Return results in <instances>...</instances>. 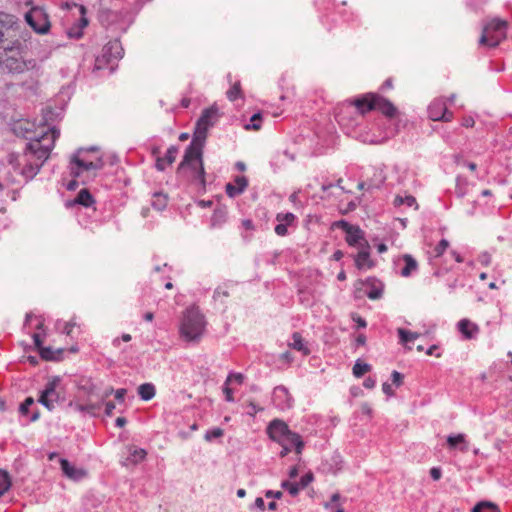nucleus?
Instances as JSON below:
<instances>
[{
	"label": "nucleus",
	"instance_id": "obj_37",
	"mask_svg": "<svg viewBox=\"0 0 512 512\" xmlns=\"http://www.w3.org/2000/svg\"><path fill=\"white\" fill-rule=\"evenodd\" d=\"M472 512H500V510L491 502H481L473 508Z\"/></svg>",
	"mask_w": 512,
	"mask_h": 512
},
{
	"label": "nucleus",
	"instance_id": "obj_14",
	"mask_svg": "<svg viewBox=\"0 0 512 512\" xmlns=\"http://www.w3.org/2000/svg\"><path fill=\"white\" fill-rule=\"evenodd\" d=\"M337 225L346 233V242L348 245L365 246L364 233L358 226L351 225L344 220L339 221Z\"/></svg>",
	"mask_w": 512,
	"mask_h": 512
},
{
	"label": "nucleus",
	"instance_id": "obj_57",
	"mask_svg": "<svg viewBox=\"0 0 512 512\" xmlns=\"http://www.w3.org/2000/svg\"><path fill=\"white\" fill-rule=\"evenodd\" d=\"M376 385V380L373 379L372 377H368L364 380L363 382V386L367 389H372L374 388Z\"/></svg>",
	"mask_w": 512,
	"mask_h": 512
},
{
	"label": "nucleus",
	"instance_id": "obj_36",
	"mask_svg": "<svg viewBox=\"0 0 512 512\" xmlns=\"http://www.w3.org/2000/svg\"><path fill=\"white\" fill-rule=\"evenodd\" d=\"M10 487L11 478L9 474L4 470H0V497L4 495Z\"/></svg>",
	"mask_w": 512,
	"mask_h": 512
},
{
	"label": "nucleus",
	"instance_id": "obj_52",
	"mask_svg": "<svg viewBox=\"0 0 512 512\" xmlns=\"http://www.w3.org/2000/svg\"><path fill=\"white\" fill-rule=\"evenodd\" d=\"M126 393H127V390L124 388L117 389L116 391H114L115 399L118 400L119 402H123Z\"/></svg>",
	"mask_w": 512,
	"mask_h": 512
},
{
	"label": "nucleus",
	"instance_id": "obj_10",
	"mask_svg": "<svg viewBox=\"0 0 512 512\" xmlns=\"http://www.w3.org/2000/svg\"><path fill=\"white\" fill-rule=\"evenodd\" d=\"M83 149H79L71 158V174L79 177L84 171L100 170L104 166L102 158L97 157L95 160H88L81 157Z\"/></svg>",
	"mask_w": 512,
	"mask_h": 512
},
{
	"label": "nucleus",
	"instance_id": "obj_28",
	"mask_svg": "<svg viewBox=\"0 0 512 512\" xmlns=\"http://www.w3.org/2000/svg\"><path fill=\"white\" fill-rule=\"evenodd\" d=\"M448 247V241L446 239H441L440 242L434 246L430 251V261L432 265H437V259L440 258Z\"/></svg>",
	"mask_w": 512,
	"mask_h": 512
},
{
	"label": "nucleus",
	"instance_id": "obj_44",
	"mask_svg": "<svg viewBox=\"0 0 512 512\" xmlns=\"http://www.w3.org/2000/svg\"><path fill=\"white\" fill-rule=\"evenodd\" d=\"M295 219H296V217L293 213H285V214L279 213L276 216V220L278 222H282V223L286 224L287 226L291 225L295 221Z\"/></svg>",
	"mask_w": 512,
	"mask_h": 512
},
{
	"label": "nucleus",
	"instance_id": "obj_2",
	"mask_svg": "<svg viewBox=\"0 0 512 512\" xmlns=\"http://www.w3.org/2000/svg\"><path fill=\"white\" fill-rule=\"evenodd\" d=\"M0 69L7 73H24L33 71L40 77L41 66L34 58L26 59L22 55L21 43L16 39L0 48Z\"/></svg>",
	"mask_w": 512,
	"mask_h": 512
},
{
	"label": "nucleus",
	"instance_id": "obj_63",
	"mask_svg": "<svg viewBox=\"0 0 512 512\" xmlns=\"http://www.w3.org/2000/svg\"><path fill=\"white\" fill-rule=\"evenodd\" d=\"M33 340H34V344L35 346L39 349V351L43 348L42 347V339L40 337V335L38 333H35L33 334Z\"/></svg>",
	"mask_w": 512,
	"mask_h": 512
},
{
	"label": "nucleus",
	"instance_id": "obj_34",
	"mask_svg": "<svg viewBox=\"0 0 512 512\" xmlns=\"http://www.w3.org/2000/svg\"><path fill=\"white\" fill-rule=\"evenodd\" d=\"M397 332L399 335L400 342L405 345H408L409 343L413 342L420 335L419 333L411 332L403 328H398Z\"/></svg>",
	"mask_w": 512,
	"mask_h": 512
},
{
	"label": "nucleus",
	"instance_id": "obj_40",
	"mask_svg": "<svg viewBox=\"0 0 512 512\" xmlns=\"http://www.w3.org/2000/svg\"><path fill=\"white\" fill-rule=\"evenodd\" d=\"M226 219V212L224 210H215L212 218H211V225L212 226H220L222 223L225 222Z\"/></svg>",
	"mask_w": 512,
	"mask_h": 512
},
{
	"label": "nucleus",
	"instance_id": "obj_49",
	"mask_svg": "<svg viewBox=\"0 0 512 512\" xmlns=\"http://www.w3.org/2000/svg\"><path fill=\"white\" fill-rule=\"evenodd\" d=\"M287 232V225L282 222H278V224L275 226V233L279 236H285Z\"/></svg>",
	"mask_w": 512,
	"mask_h": 512
},
{
	"label": "nucleus",
	"instance_id": "obj_7",
	"mask_svg": "<svg viewBox=\"0 0 512 512\" xmlns=\"http://www.w3.org/2000/svg\"><path fill=\"white\" fill-rule=\"evenodd\" d=\"M124 55V49L118 39L109 41L102 48L101 54L95 60V69L103 70L108 68L110 73L114 72L116 63Z\"/></svg>",
	"mask_w": 512,
	"mask_h": 512
},
{
	"label": "nucleus",
	"instance_id": "obj_15",
	"mask_svg": "<svg viewBox=\"0 0 512 512\" xmlns=\"http://www.w3.org/2000/svg\"><path fill=\"white\" fill-rule=\"evenodd\" d=\"M272 401L274 405L282 411L292 408L294 403L293 397L289 393L288 389L283 385H279L274 388Z\"/></svg>",
	"mask_w": 512,
	"mask_h": 512
},
{
	"label": "nucleus",
	"instance_id": "obj_43",
	"mask_svg": "<svg viewBox=\"0 0 512 512\" xmlns=\"http://www.w3.org/2000/svg\"><path fill=\"white\" fill-rule=\"evenodd\" d=\"M223 434H224V431H223L221 428H219V427H217V428H213L212 430H208V431L205 433V435H204V439H205L206 441H211V440H213V439H215V438H220V437H222V436H223Z\"/></svg>",
	"mask_w": 512,
	"mask_h": 512
},
{
	"label": "nucleus",
	"instance_id": "obj_20",
	"mask_svg": "<svg viewBox=\"0 0 512 512\" xmlns=\"http://www.w3.org/2000/svg\"><path fill=\"white\" fill-rule=\"evenodd\" d=\"M248 186V179L245 176H237L234 183H227L225 187L226 194L230 198H234L242 194Z\"/></svg>",
	"mask_w": 512,
	"mask_h": 512
},
{
	"label": "nucleus",
	"instance_id": "obj_60",
	"mask_svg": "<svg viewBox=\"0 0 512 512\" xmlns=\"http://www.w3.org/2000/svg\"><path fill=\"white\" fill-rule=\"evenodd\" d=\"M382 390L388 396H393L394 395V391H393L391 385L389 383H387V382L383 383Z\"/></svg>",
	"mask_w": 512,
	"mask_h": 512
},
{
	"label": "nucleus",
	"instance_id": "obj_18",
	"mask_svg": "<svg viewBox=\"0 0 512 512\" xmlns=\"http://www.w3.org/2000/svg\"><path fill=\"white\" fill-rule=\"evenodd\" d=\"M60 465L63 474L71 480L79 481L83 479L87 474L84 469L72 465L66 459H60Z\"/></svg>",
	"mask_w": 512,
	"mask_h": 512
},
{
	"label": "nucleus",
	"instance_id": "obj_27",
	"mask_svg": "<svg viewBox=\"0 0 512 512\" xmlns=\"http://www.w3.org/2000/svg\"><path fill=\"white\" fill-rule=\"evenodd\" d=\"M118 13L107 8H101L98 13L99 21L104 26H110L118 20Z\"/></svg>",
	"mask_w": 512,
	"mask_h": 512
},
{
	"label": "nucleus",
	"instance_id": "obj_24",
	"mask_svg": "<svg viewBox=\"0 0 512 512\" xmlns=\"http://www.w3.org/2000/svg\"><path fill=\"white\" fill-rule=\"evenodd\" d=\"M177 152L176 146L169 147L164 157L157 158L155 164L157 170L164 171L167 165H171L176 159Z\"/></svg>",
	"mask_w": 512,
	"mask_h": 512
},
{
	"label": "nucleus",
	"instance_id": "obj_26",
	"mask_svg": "<svg viewBox=\"0 0 512 512\" xmlns=\"http://www.w3.org/2000/svg\"><path fill=\"white\" fill-rule=\"evenodd\" d=\"M288 345L292 349L301 352L304 356L310 354V349L307 346V342H305L299 332H294L292 334L291 341L288 343Z\"/></svg>",
	"mask_w": 512,
	"mask_h": 512
},
{
	"label": "nucleus",
	"instance_id": "obj_64",
	"mask_svg": "<svg viewBox=\"0 0 512 512\" xmlns=\"http://www.w3.org/2000/svg\"><path fill=\"white\" fill-rule=\"evenodd\" d=\"M361 412L363 414H366V415L370 416L371 413H372V409H371V407H370V405L368 403H363L361 405Z\"/></svg>",
	"mask_w": 512,
	"mask_h": 512
},
{
	"label": "nucleus",
	"instance_id": "obj_48",
	"mask_svg": "<svg viewBox=\"0 0 512 512\" xmlns=\"http://www.w3.org/2000/svg\"><path fill=\"white\" fill-rule=\"evenodd\" d=\"M312 481H313V474L307 473L301 477L300 481L297 484H299V487L301 490V489L306 488Z\"/></svg>",
	"mask_w": 512,
	"mask_h": 512
},
{
	"label": "nucleus",
	"instance_id": "obj_38",
	"mask_svg": "<svg viewBox=\"0 0 512 512\" xmlns=\"http://www.w3.org/2000/svg\"><path fill=\"white\" fill-rule=\"evenodd\" d=\"M467 188H468V181L466 179L462 178L461 176H457L456 188H455L456 195L458 197H463L467 192Z\"/></svg>",
	"mask_w": 512,
	"mask_h": 512
},
{
	"label": "nucleus",
	"instance_id": "obj_23",
	"mask_svg": "<svg viewBox=\"0 0 512 512\" xmlns=\"http://www.w3.org/2000/svg\"><path fill=\"white\" fill-rule=\"evenodd\" d=\"M146 455H147L146 450H144L142 448L130 447L129 455L123 461V465L126 467L131 466V465H137L138 463H140L141 461H143L145 459Z\"/></svg>",
	"mask_w": 512,
	"mask_h": 512
},
{
	"label": "nucleus",
	"instance_id": "obj_47",
	"mask_svg": "<svg viewBox=\"0 0 512 512\" xmlns=\"http://www.w3.org/2000/svg\"><path fill=\"white\" fill-rule=\"evenodd\" d=\"M77 326H78L77 323L72 319L69 322L64 323L62 333L71 337L73 335L74 328Z\"/></svg>",
	"mask_w": 512,
	"mask_h": 512
},
{
	"label": "nucleus",
	"instance_id": "obj_59",
	"mask_svg": "<svg viewBox=\"0 0 512 512\" xmlns=\"http://www.w3.org/2000/svg\"><path fill=\"white\" fill-rule=\"evenodd\" d=\"M114 409H115V404L113 402L105 403V414L107 416H112Z\"/></svg>",
	"mask_w": 512,
	"mask_h": 512
},
{
	"label": "nucleus",
	"instance_id": "obj_39",
	"mask_svg": "<svg viewBox=\"0 0 512 512\" xmlns=\"http://www.w3.org/2000/svg\"><path fill=\"white\" fill-rule=\"evenodd\" d=\"M262 115L260 113H255L250 118V123L245 125L246 130H259L261 127Z\"/></svg>",
	"mask_w": 512,
	"mask_h": 512
},
{
	"label": "nucleus",
	"instance_id": "obj_22",
	"mask_svg": "<svg viewBox=\"0 0 512 512\" xmlns=\"http://www.w3.org/2000/svg\"><path fill=\"white\" fill-rule=\"evenodd\" d=\"M366 285L369 287V290L366 292L369 299L378 300L382 297L384 284L381 281L375 278H368L366 280Z\"/></svg>",
	"mask_w": 512,
	"mask_h": 512
},
{
	"label": "nucleus",
	"instance_id": "obj_6",
	"mask_svg": "<svg viewBox=\"0 0 512 512\" xmlns=\"http://www.w3.org/2000/svg\"><path fill=\"white\" fill-rule=\"evenodd\" d=\"M204 329L205 320L201 312L195 307L188 308L180 326L181 335L188 341L198 340Z\"/></svg>",
	"mask_w": 512,
	"mask_h": 512
},
{
	"label": "nucleus",
	"instance_id": "obj_29",
	"mask_svg": "<svg viewBox=\"0 0 512 512\" xmlns=\"http://www.w3.org/2000/svg\"><path fill=\"white\" fill-rule=\"evenodd\" d=\"M402 259L405 263V266L401 270V275L403 277H409L413 272L417 270V261L410 254L403 255Z\"/></svg>",
	"mask_w": 512,
	"mask_h": 512
},
{
	"label": "nucleus",
	"instance_id": "obj_11",
	"mask_svg": "<svg viewBox=\"0 0 512 512\" xmlns=\"http://www.w3.org/2000/svg\"><path fill=\"white\" fill-rule=\"evenodd\" d=\"M61 378L59 376L52 377L41 391L38 402L49 411L54 410L55 404L60 400V394L57 391Z\"/></svg>",
	"mask_w": 512,
	"mask_h": 512
},
{
	"label": "nucleus",
	"instance_id": "obj_54",
	"mask_svg": "<svg viewBox=\"0 0 512 512\" xmlns=\"http://www.w3.org/2000/svg\"><path fill=\"white\" fill-rule=\"evenodd\" d=\"M223 392L225 394L226 401H228V402H233L234 401L233 394H232V389L229 388L228 385L224 384Z\"/></svg>",
	"mask_w": 512,
	"mask_h": 512
},
{
	"label": "nucleus",
	"instance_id": "obj_25",
	"mask_svg": "<svg viewBox=\"0 0 512 512\" xmlns=\"http://www.w3.org/2000/svg\"><path fill=\"white\" fill-rule=\"evenodd\" d=\"M470 444L469 441L466 440L465 434H457L454 436L450 435V452L452 450H458L462 453H465L469 450Z\"/></svg>",
	"mask_w": 512,
	"mask_h": 512
},
{
	"label": "nucleus",
	"instance_id": "obj_30",
	"mask_svg": "<svg viewBox=\"0 0 512 512\" xmlns=\"http://www.w3.org/2000/svg\"><path fill=\"white\" fill-rule=\"evenodd\" d=\"M94 198L87 189H82L74 199V204H79L84 207H91L94 204Z\"/></svg>",
	"mask_w": 512,
	"mask_h": 512
},
{
	"label": "nucleus",
	"instance_id": "obj_9",
	"mask_svg": "<svg viewBox=\"0 0 512 512\" xmlns=\"http://www.w3.org/2000/svg\"><path fill=\"white\" fill-rule=\"evenodd\" d=\"M218 118V110L215 107L205 109L196 123L192 141L205 144L209 128L214 126Z\"/></svg>",
	"mask_w": 512,
	"mask_h": 512
},
{
	"label": "nucleus",
	"instance_id": "obj_55",
	"mask_svg": "<svg viewBox=\"0 0 512 512\" xmlns=\"http://www.w3.org/2000/svg\"><path fill=\"white\" fill-rule=\"evenodd\" d=\"M441 475H442L441 469L438 467H433L430 470V476L432 477L433 480H439L441 478Z\"/></svg>",
	"mask_w": 512,
	"mask_h": 512
},
{
	"label": "nucleus",
	"instance_id": "obj_46",
	"mask_svg": "<svg viewBox=\"0 0 512 512\" xmlns=\"http://www.w3.org/2000/svg\"><path fill=\"white\" fill-rule=\"evenodd\" d=\"M34 404V399L32 397H27L23 403H21L19 407V412L22 415H27L29 412V408Z\"/></svg>",
	"mask_w": 512,
	"mask_h": 512
},
{
	"label": "nucleus",
	"instance_id": "obj_12",
	"mask_svg": "<svg viewBox=\"0 0 512 512\" xmlns=\"http://www.w3.org/2000/svg\"><path fill=\"white\" fill-rule=\"evenodd\" d=\"M25 20L29 26L39 34H45L50 28L48 15L41 7H33L25 14Z\"/></svg>",
	"mask_w": 512,
	"mask_h": 512
},
{
	"label": "nucleus",
	"instance_id": "obj_58",
	"mask_svg": "<svg viewBox=\"0 0 512 512\" xmlns=\"http://www.w3.org/2000/svg\"><path fill=\"white\" fill-rule=\"evenodd\" d=\"M248 407L250 408L248 414L251 416H254L257 412L262 410V408H259L254 402H249Z\"/></svg>",
	"mask_w": 512,
	"mask_h": 512
},
{
	"label": "nucleus",
	"instance_id": "obj_8",
	"mask_svg": "<svg viewBox=\"0 0 512 512\" xmlns=\"http://www.w3.org/2000/svg\"><path fill=\"white\" fill-rule=\"evenodd\" d=\"M508 23L505 20L494 18L483 26L479 44L489 47H496L501 38L505 37V29Z\"/></svg>",
	"mask_w": 512,
	"mask_h": 512
},
{
	"label": "nucleus",
	"instance_id": "obj_5",
	"mask_svg": "<svg viewBox=\"0 0 512 512\" xmlns=\"http://www.w3.org/2000/svg\"><path fill=\"white\" fill-rule=\"evenodd\" d=\"M353 104L361 114L371 110H378L384 116L393 118L398 113L397 108L391 101L376 93H367L355 99Z\"/></svg>",
	"mask_w": 512,
	"mask_h": 512
},
{
	"label": "nucleus",
	"instance_id": "obj_21",
	"mask_svg": "<svg viewBox=\"0 0 512 512\" xmlns=\"http://www.w3.org/2000/svg\"><path fill=\"white\" fill-rule=\"evenodd\" d=\"M368 248L369 245L367 241H365V246H363V249L355 256V265L359 270L370 269L374 266V262L370 259Z\"/></svg>",
	"mask_w": 512,
	"mask_h": 512
},
{
	"label": "nucleus",
	"instance_id": "obj_41",
	"mask_svg": "<svg viewBox=\"0 0 512 512\" xmlns=\"http://www.w3.org/2000/svg\"><path fill=\"white\" fill-rule=\"evenodd\" d=\"M227 98L230 101H235L242 96L240 82H236L228 91Z\"/></svg>",
	"mask_w": 512,
	"mask_h": 512
},
{
	"label": "nucleus",
	"instance_id": "obj_13",
	"mask_svg": "<svg viewBox=\"0 0 512 512\" xmlns=\"http://www.w3.org/2000/svg\"><path fill=\"white\" fill-rule=\"evenodd\" d=\"M16 21L14 16L6 13H0V44H3L5 41L16 40ZM3 45H0V48H3Z\"/></svg>",
	"mask_w": 512,
	"mask_h": 512
},
{
	"label": "nucleus",
	"instance_id": "obj_61",
	"mask_svg": "<svg viewBox=\"0 0 512 512\" xmlns=\"http://www.w3.org/2000/svg\"><path fill=\"white\" fill-rule=\"evenodd\" d=\"M474 124H475V121H474V119L471 116L463 118L462 126L468 128V127H473Z\"/></svg>",
	"mask_w": 512,
	"mask_h": 512
},
{
	"label": "nucleus",
	"instance_id": "obj_19",
	"mask_svg": "<svg viewBox=\"0 0 512 512\" xmlns=\"http://www.w3.org/2000/svg\"><path fill=\"white\" fill-rule=\"evenodd\" d=\"M457 330L461 333L463 339H475L479 333V327L469 319H462L457 323Z\"/></svg>",
	"mask_w": 512,
	"mask_h": 512
},
{
	"label": "nucleus",
	"instance_id": "obj_50",
	"mask_svg": "<svg viewBox=\"0 0 512 512\" xmlns=\"http://www.w3.org/2000/svg\"><path fill=\"white\" fill-rule=\"evenodd\" d=\"M391 379L393 384H395L396 386H400L403 382V375L398 371H393L391 374Z\"/></svg>",
	"mask_w": 512,
	"mask_h": 512
},
{
	"label": "nucleus",
	"instance_id": "obj_35",
	"mask_svg": "<svg viewBox=\"0 0 512 512\" xmlns=\"http://www.w3.org/2000/svg\"><path fill=\"white\" fill-rule=\"evenodd\" d=\"M370 370L371 366L369 364L358 359L353 366V375L357 378H360Z\"/></svg>",
	"mask_w": 512,
	"mask_h": 512
},
{
	"label": "nucleus",
	"instance_id": "obj_62",
	"mask_svg": "<svg viewBox=\"0 0 512 512\" xmlns=\"http://www.w3.org/2000/svg\"><path fill=\"white\" fill-rule=\"evenodd\" d=\"M228 296H229L228 292L225 290H221L220 288L216 289L214 292L215 299H220L222 297H228Z\"/></svg>",
	"mask_w": 512,
	"mask_h": 512
},
{
	"label": "nucleus",
	"instance_id": "obj_42",
	"mask_svg": "<svg viewBox=\"0 0 512 512\" xmlns=\"http://www.w3.org/2000/svg\"><path fill=\"white\" fill-rule=\"evenodd\" d=\"M281 487L284 488V489H287L288 492L292 495V496H296L298 495L299 491H300V487H299V484L297 483H292V482H289L287 480L283 481L281 483Z\"/></svg>",
	"mask_w": 512,
	"mask_h": 512
},
{
	"label": "nucleus",
	"instance_id": "obj_56",
	"mask_svg": "<svg viewBox=\"0 0 512 512\" xmlns=\"http://www.w3.org/2000/svg\"><path fill=\"white\" fill-rule=\"evenodd\" d=\"M265 496L266 498L280 499L283 496V493L281 491L268 490L266 491Z\"/></svg>",
	"mask_w": 512,
	"mask_h": 512
},
{
	"label": "nucleus",
	"instance_id": "obj_31",
	"mask_svg": "<svg viewBox=\"0 0 512 512\" xmlns=\"http://www.w3.org/2000/svg\"><path fill=\"white\" fill-rule=\"evenodd\" d=\"M156 394L155 386L152 383H144L138 387V395L144 401L151 400Z\"/></svg>",
	"mask_w": 512,
	"mask_h": 512
},
{
	"label": "nucleus",
	"instance_id": "obj_51",
	"mask_svg": "<svg viewBox=\"0 0 512 512\" xmlns=\"http://www.w3.org/2000/svg\"><path fill=\"white\" fill-rule=\"evenodd\" d=\"M479 262L484 266H488L491 263V255L488 252H483L479 256Z\"/></svg>",
	"mask_w": 512,
	"mask_h": 512
},
{
	"label": "nucleus",
	"instance_id": "obj_4",
	"mask_svg": "<svg viewBox=\"0 0 512 512\" xmlns=\"http://www.w3.org/2000/svg\"><path fill=\"white\" fill-rule=\"evenodd\" d=\"M269 438L279 444L282 449L279 453L281 458L287 456L294 448L297 454H301L304 448V442L301 436L290 430L289 426L280 419L272 420L267 426Z\"/></svg>",
	"mask_w": 512,
	"mask_h": 512
},
{
	"label": "nucleus",
	"instance_id": "obj_45",
	"mask_svg": "<svg viewBox=\"0 0 512 512\" xmlns=\"http://www.w3.org/2000/svg\"><path fill=\"white\" fill-rule=\"evenodd\" d=\"M244 381V375L242 373H230L225 381V384L235 382L237 384H242Z\"/></svg>",
	"mask_w": 512,
	"mask_h": 512
},
{
	"label": "nucleus",
	"instance_id": "obj_33",
	"mask_svg": "<svg viewBox=\"0 0 512 512\" xmlns=\"http://www.w3.org/2000/svg\"><path fill=\"white\" fill-rule=\"evenodd\" d=\"M62 352H63L62 349H58V350L54 351L51 347H43L40 350V355L45 360L56 361L61 358Z\"/></svg>",
	"mask_w": 512,
	"mask_h": 512
},
{
	"label": "nucleus",
	"instance_id": "obj_32",
	"mask_svg": "<svg viewBox=\"0 0 512 512\" xmlns=\"http://www.w3.org/2000/svg\"><path fill=\"white\" fill-rule=\"evenodd\" d=\"M167 202H168V197L166 194H164L162 192H155L153 194L152 206L156 210H158V211L164 210L167 206Z\"/></svg>",
	"mask_w": 512,
	"mask_h": 512
},
{
	"label": "nucleus",
	"instance_id": "obj_3",
	"mask_svg": "<svg viewBox=\"0 0 512 512\" xmlns=\"http://www.w3.org/2000/svg\"><path fill=\"white\" fill-rule=\"evenodd\" d=\"M203 143L191 141L186 148L182 161L177 168L178 175L188 172L187 178L201 189L205 190V170L203 166Z\"/></svg>",
	"mask_w": 512,
	"mask_h": 512
},
{
	"label": "nucleus",
	"instance_id": "obj_16",
	"mask_svg": "<svg viewBox=\"0 0 512 512\" xmlns=\"http://www.w3.org/2000/svg\"><path fill=\"white\" fill-rule=\"evenodd\" d=\"M101 400H103V398ZM101 406L102 401L91 402L90 400H87L86 402H83L80 396H77L75 400H72L68 403L69 408L81 413L89 414L91 416H95L97 412L101 409Z\"/></svg>",
	"mask_w": 512,
	"mask_h": 512
},
{
	"label": "nucleus",
	"instance_id": "obj_1",
	"mask_svg": "<svg viewBox=\"0 0 512 512\" xmlns=\"http://www.w3.org/2000/svg\"><path fill=\"white\" fill-rule=\"evenodd\" d=\"M59 135L60 131L53 127L27 137L30 141L23 153L8 155V163L13 171L19 174L25 182L32 180L49 158Z\"/></svg>",
	"mask_w": 512,
	"mask_h": 512
},
{
	"label": "nucleus",
	"instance_id": "obj_17",
	"mask_svg": "<svg viewBox=\"0 0 512 512\" xmlns=\"http://www.w3.org/2000/svg\"><path fill=\"white\" fill-rule=\"evenodd\" d=\"M447 110L446 99L444 97L437 98L428 107L429 118L433 121L445 120Z\"/></svg>",
	"mask_w": 512,
	"mask_h": 512
},
{
	"label": "nucleus",
	"instance_id": "obj_53",
	"mask_svg": "<svg viewBox=\"0 0 512 512\" xmlns=\"http://www.w3.org/2000/svg\"><path fill=\"white\" fill-rule=\"evenodd\" d=\"M352 319L357 323L358 328H365L367 326V322L365 321V319L358 316L357 314H353Z\"/></svg>",
	"mask_w": 512,
	"mask_h": 512
}]
</instances>
